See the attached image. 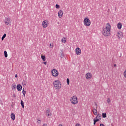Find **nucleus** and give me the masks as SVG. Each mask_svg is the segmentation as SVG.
I'll return each mask as SVG.
<instances>
[{
	"instance_id": "obj_1",
	"label": "nucleus",
	"mask_w": 126,
	"mask_h": 126,
	"mask_svg": "<svg viewBox=\"0 0 126 126\" xmlns=\"http://www.w3.org/2000/svg\"><path fill=\"white\" fill-rule=\"evenodd\" d=\"M112 26L110 23H108L106 24L105 27L102 28V35L104 37H110L111 36V30Z\"/></svg>"
},
{
	"instance_id": "obj_2",
	"label": "nucleus",
	"mask_w": 126,
	"mask_h": 126,
	"mask_svg": "<svg viewBox=\"0 0 126 126\" xmlns=\"http://www.w3.org/2000/svg\"><path fill=\"white\" fill-rule=\"evenodd\" d=\"M53 85L57 90L62 89V82L59 80H56L53 82Z\"/></svg>"
},
{
	"instance_id": "obj_3",
	"label": "nucleus",
	"mask_w": 126,
	"mask_h": 126,
	"mask_svg": "<svg viewBox=\"0 0 126 126\" xmlns=\"http://www.w3.org/2000/svg\"><path fill=\"white\" fill-rule=\"evenodd\" d=\"M83 24L86 27H89V26L91 25V21H90V19H89L88 17L84 18Z\"/></svg>"
},
{
	"instance_id": "obj_4",
	"label": "nucleus",
	"mask_w": 126,
	"mask_h": 126,
	"mask_svg": "<svg viewBox=\"0 0 126 126\" xmlns=\"http://www.w3.org/2000/svg\"><path fill=\"white\" fill-rule=\"evenodd\" d=\"M70 101L72 105H77L78 104V98L76 95L70 97Z\"/></svg>"
},
{
	"instance_id": "obj_5",
	"label": "nucleus",
	"mask_w": 126,
	"mask_h": 126,
	"mask_svg": "<svg viewBox=\"0 0 126 126\" xmlns=\"http://www.w3.org/2000/svg\"><path fill=\"white\" fill-rule=\"evenodd\" d=\"M51 74L53 77H58L60 73H59V71L56 69H53L51 70Z\"/></svg>"
},
{
	"instance_id": "obj_6",
	"label": "nucleus",
	"mask_w": 126,
	"mask_h": 126,
	"mask_svg": "<svg viewBox=\"0 0 126 126\" xmlns=\"http://www.w3.org/2000/svg\"><path fill=\"white\" fill-rule=\"evenodd\" d=\"M49 26V21L47 20H45L42 22V27L43 28H47Z\"/></svg>"
},
{
	"instance_id": "obj_7",
	"label": "nucleus",
	"mask_w": 126,
	"mask_h": 126,
	"mask_svg": "<svg viewBox=\"0 0 126 126\" xmlns=\"http://www.w3.org/2000/svg\"><path fill=\"white\" fill-rule=\"evenodd\" d=\"M4 23L6 25H8L11 23V19L10 18H6L4 20Z\"/></svg>"
},
{
	"instance_id": "obj_8",
	"label": "nucleus",
	"mask_w": 126,
	"mask_h": 126,
	"mask_svg": "<svg viewBox=\"0 0 126 126\" xmlns=\"http://www.w3.org/2000/svg\"><path fill=\"white\" fill-rule=\"evenodd\" d=\"M116 35L118 37V39H123V38L124 37V34L122 32H118Z\"/></svg>"
},
{
	"instance_id": "obj_9",
	"label": "nucleus",
	"mask_w": 126,
	"mask_h": 126,
	"mask_svg": "<svg viewBox=\"0 0 126 126\" xmlns=\"http://www.w3.org/2000/svg\"><path fill=\"white\" fill-rule=\"evenodd\" d=\"M85 77L86 79H88V80H90L92 78V74L90 72H88L86 73L85 75Z\"/></svg>"
},
{
	"instance_id": "obj_10",
	"label": "nucleus",
	"mask_w": 126,
	"mask_h": 126,
	"mask_svg": "<svg viewBox=\"0 0 126 126\" xmlns=\"http://www.w3.org/2000/svg\"><path fill=\"white\" fill-rule=\"evenodd\" d=\"M75 53L77 56H80V55H81V49L79 47L76 48Z\"/></svg>"
},
{
	"instance_id": "obj_11",
	"label": "nucleus",
	"mask_w": 126,
	"mask_h": 126,
	"mask_svg": "<svg viewBox=\"0 0 126 126\" xmlns=\"http://www.w3.org/2000/svg\"><path fill=\"white\" fill-rule=\"evenodd\" d=\"M63 15V11L62 10H60L58 12V17L59 18H62Z\"/></svg>"
},
{
	"instance_id": "obj_12",
	"label": "nucleus",
	"mask_w": 126,
	"mask_h": 126,
	"mask_svg": "<svg viewBox=\"0 0 126 126\" xmlns=\"http://www.w3.org/2000/svg\"><path fill=\"white\" fill-rule=\"evenodd\" d=\"M45 113H46V116H47L49 118L51 117V111L50 110V109H47Z\"/></svg>"
},
{
	"instance_id": "obj_13",
	"label": "nucleus",
	"mask_w": 126,
	"mask_h": 126,
	"mask_svg": "<svg viewBox=\"0 0 126 126\" xmlns=\"http://www.w3.org/2000/svg\"><path fill=\"white\" fill-rule=\"evenodd\" d=\"M117 27L118 29L121 30L123 28V24H122L121 22H119L117 24Z\"/></svg>"
},
{
	"instance_id": "obj_14",
	"label": "nucleus",
	"mask_w": 126,
	"mask_h": 126,
	"mask_svg": "<svg viewBox=\"0 0 126 126\" xmlns=\"http://www.w3.org/2000/svg\"><path fill=\"white\" fill-rule=\"evenodd\" d=\"M17 89L18 91H21V90H22V86H21L20 84L17 85Z\"/></svg>"
},
{
	"instance_id": "obj_15",
	"label": "nucleus",
	"mask_w": 126,
	"mask_h": 126,
	"mask_svg": "<svg viewBox=\"0 0 126 126\" xmlns=\"http://www.w3.org/2000/svg\"><path fill=\"white\" fill-rule=\"evenodd\" d=\"M93 113L94 116H97V115H98V111H97V109L95 108L93 109Z\"/></svg>"
},
{
	"instance_id": "obj_16",
	"label": "nucleus",
	"mask_w": 126,
	"mask_h": 126,
	"mask_svg": "<svg viewBox=\"0 0 126 126\" xmlns=\"http://www.w3.org/2000/svg\"><path fill=\"white\" fill-rule=\"evenodd\" d=\"M10 117L11 119L13 120V121H14V120H15V114H14V113H11Z\"/></svg>"
},
{
	"instance_id": "obj_17",
	"label": "nucleus",
	"mask_w": 126,
	"mask_h": 126,
	"mask_svg": "<svg viewBox=\"0 0 126 126\" xmlns=\"http://www.w3.org/2000/svg\"><path fill=\"white\" fill-rule=\"evenodd\" d=\"M11 88L12 90H14L15 88H16V84L15 83H13L12 84Z\"/></svg>"
},
{
	"instance_id": "obj_18",
	"label": "nucleus",
	"mask_w": 126,
	"mask_h": 126,
	"mask_svg": "<svg viewBox=\"0 0 126 126\" xmlns=\"http://www.w3.org/2000/svg\"><path fill=\"white\" fill-rule=\"evenodd\" d=\"M66 42V38L65 37H63L62 39V43H64V44Z\"/></svg>"
},
{
	"instance_id": "obj_19",
	"label": "nucleus",
	"mask_w": 126,
	"mask_h": 126,
	"mask_svg": "<svg viewBox=\"0 0 126 126\" xmlns=\"http://www.w3.org/2000/svg\"><path fill=\"white\" fill-rule=\"evenodd\" d=\"M36 123L38 125H41V124L42 123V121H41V120L37 119Z\"/></svg>"
},
{
	"instance_id": "obj_20",
	"label": "nucleus",
	"mask_w": 126,
	"mask_h": 126,
	"mask_svg": "<svg viewBox=\"0 0 126 126\" xmlns=\"http://www.w3.org/2000/svg\"><path fill=\"white\" fill-rule=\"evenodd\" d=\"M41 59L42 60V61L43 62H45L46 61V57H45V56H43V55H41Z\"/></svg>"
},
{
	"instance_id": "obj_21",
	"label": "nucleus",
	"mask_w": 126,
	"mask_h": 126,
	"mask_svg": "<svg viewBox=\"0 0 126 126\" xmlns=\"http://www.w3.org/2000/svg\"><path fill=\"white\" fill-rule=\"evenodd\" d=\"M96 115L95 119H101V114H98Z\"/></svg>"
},
{
	"instance_id": "obj_22",
	"label": "nucleus",
	"mask_w": 126,
	"mask_h": 126,
	"mask_svg": "<svg viewBox=\"0 0 126 126\" xmlns=\"http://www.w3.org/2000/svg\"><path fill=\"white\" fill-rule=\"evenodd\" d=\"M4 54L5 58H7V57H8L7 52H6V51H4Z\"/></svg>"
},
{
	"instance_id": "obj_23",
	"label": "nucleus",
	"mask_w": 126,
	"mask_h": 126,
	"mask_svg": "<svg viewBox=\"0 0 126 126\" xmlns=\"http://www.w3.org/2000/svg\"><path fill=\"white\" fill-rule=\"evenodd\" d=\"M21 105L22 108H24V102L23 101V100L21 101Z\"/></svg>"
},
{
	"instance_id": "obj_24",
	"label": "nucleus",
	"mask_w": 126,
	"mask_h": 126,
	"mask_svg": "<svg viewBox=\"0 0 126 126\" xmlns=\"http://www.w3.org/2000/svg\"><path fill=\"white\" fill-rule=\"evenodd\" d=\"M96 119H94V121H95V122L97 123V122H99V121H100L101 118H95Z\"/></svg>"
},
{
	"instance_id": "obj_25",
	"label": "nucleus",
	"mask_w": 126,
	"mask_h": 126,
	"mask_svg": "<svg viewBox=\"0 0 126 126\" xmlns=\"http://www.w3.org/2000/svg\"><path fill=\"white\" fill-rule=\"evenodd\" d=\"M123 76L125 77V78H126V70H125L123 72Z\"/></svg>"
},
{
	"instance_id": "obj_26",
	"label": "nucleus",
	"mask_w": 126,
	"mask_h": 126,
	"mask_svg": "<svg viewBox=\"0 0 126 126\" xmlns=\"http://www.w3.org/2000/svg\"><path fill=\"white\" fill-rule=\"evenodd\" d=\"M102 116L103 118H107V114L102 113Z\"/></svg>"
},
{
	"instance_id": "obj_27",
	"label": "nucleus",
	"mask_w": 126,
	"mask_h": 126,
	"mask_svg": "<svg viewBox=\"0 0 126 126\" xmlns=\"http://www.w3.org/2000/svg\"><path fill=\"white\" fill-rule=\"evenodd\" d=\"M5 37H6V34L4 33L3 34V35L2 36V37H1L2 41H3V39H4V38H5Z\"/></svg>"
},
{
	"instance_id": "obj_28",
	"label": "nucleus",
	"mask_w": 126,
	"mask_h": 126,
	"mask_svg": "<svg viewBox=\"0 0 126 126\" xmlns=\"http://www.w3.org/2000/svg\"><path fill=\"white\" fill-rule=\"evenodd\" d=\"M22 93L24 95V97H25V94H26V91H24V89H23Z\"/></svg>"
},
{
	"instance_id": "obj_29",
	"label": "nucleus",
	"mask_w": 126,
	"mask_h": 126,
	"mask_svg": "<svg viewBox=\"0 0 126 126\" xmlns=\"http://www.w3.org/2000/svg\"><path fill=\"white\" fill-rule=\"evenodd\" d=\"M106 101L107 103H108V104H110V103H111V99L110 98H108Z\"/></svg>"
},
{
	"instance_id": "obj_30",
	"label": "nucleus",
	"mask_w": 126,
	"mask_h": 126,
	"mask_svg": "<svg viewBox=\"0 0 126 126\" xmlns=\"http://www.w3.org/2000/svg\"><path fill=\"white\" fill-rule=\"evenodd\" d=\"M55 7H56V8H57V9H59V8H60V5L56 4V5H55Z\"/></svg>"
},
{
	"instance_id": "obj_31",
	"label": "nucleus",
	"mask_w": 126,
	"mask_h": 126,
	"mask_svg": "<svg viewBox=\"0 0 126 126\" xmlns=\"http://www.w3.org/2000/svg\"><path fill=\"white\" fill-rule=\"evenodd\" d=\"M67 85H69V79L67 78Z\"/></svg>"
},
{
	"instance_id": "obj_32",
	"label": "nucleus",
	"mask_w": 126,
	"mask_h": 126,
	"mask_svg": "<svg viewBox=\"0 0 126 126\" xmlns=\"http://www.w3.org/2000/svg\"><path fill=\"white\" fill-rule=\"evenodd\" d=\"M75 126H81V125H80V124H78V123H77L76 125H75Z\"/></svg>"
},
{
	"instance_id": "obj_33",
	"label": "nucleus",
	"mask_w": 126,
	"mask_h": 126,
	"mask_svg": "<svg viewBox=\"0 0 126 126\" xmlns=\"http://www.w3.org/2000/svg\"><path fill=\"white\" fill-rule=\"evenodd\" d=\"M54 46H53V45H52V43H50V47L51 48H53Z\"/></svg>"
},
{
	"instance_id": "obj_34",
	"label": "nucleus",
	"mask_w": 126,
	"mask_h": 126,
	"mask_svg": "<svg viewBox=\"0 0 126 126\" xmlns=\"http://www.w3.org/2000/svg\"><path fill=\"white\" fill-rule=\"evenodd\" d=\"M43 63L45 64V65H47V62H44Z\"/></svg>"
},
{
	"instance_id": "obj_35",
	"label": "nucleus",
	"mask_w": 126,
	"mask_h": 126,
	"mask_svg": "<svg viewBox=\"0 0 126 126\" xmlns=\"http://www.w3.org/2000/svg\"><path fill=\"white\" fill-rule=\"evenodd\" d=\"M96 121H95V120H94V125H96Z\"/></svg>"
},
{
	"instance_id": "obj_36",
	"label": "nucleus",
	"mask_w": 126,
	"mask_h": 126,
	"mask_svg": "<svg viewBox=\"0 0 126 126\" xmlns=\"http://www.w3.org/2000/svg\"><path fill=\"white\" fill-rule=\"evenodd\" d=\"M100 126H104V124H100Z\"/></svg>"
},
{
	"instance_id": "obj_37",
	"label": "nucleus",
	"mask_w": 126,
	"mask_h": 126,
	"mask_svg": "<svg viewBox=\"0 0 126 126\" xmlns=\"http://www.w3.org/2000/svg\"><path fill=\"white\" fill-rule=\"evenodd\" d=\"M114 67H117V64H115L114 65Z\"/></svg>"
},
{
	"instance_id": "obj_38",
	"label": "nucleus",
	"mask_w": 126,
	"mask_h": 126,
	"mask_svg": "<svg viewBox=\"0 0 126 126\" xmlns=\"http://www.w3.org/2000/svg\"><path fill=\"white\" fill-rule=\"evenodd\" d=\"M15 77L16 78H17V74H15Z\"/></svg>"
},
{
	"instance_id": "obj_39",
	"label": "nucleus",
	"mask_w": 126,
	"mask_h": 126,
	"mask_svg": "<svg viewBox=\"0 0 126 126\" xmlns=\"http://www.w3.org/2000/svg\"><path fill=\"white\" fill-rule=\"evenodd\" d=\"M43 126H47V124H44L43 125Z\"/></svg>"
},
{
	"instance_id": "obj_40",
	"label": "nucleus",
	"mask_w": 126,
	"mask_h": 126,
	"mask_svg": "<svg viewBox=\"0 0 126 126\" xmlns=\"http://www.w3.org/2000/svg\"><path fill=\"white\" fill-rule=\"evenodd\" d=\"M98 107L96 106V109H97Z\"/></svg>"
}]
</instances>
